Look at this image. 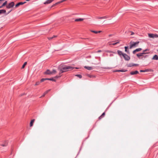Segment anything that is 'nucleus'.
Wrapping results in <instances>:
<instances>
[{
  "label": "nucleus",
  "mask_w": 158,
  "mask_h": 158,
  "mask_svg": "<svg viewBox=\"0 0 158 158\" xmlns=\"http://www.w3.org/2000/svg\"><path fill=\"white\" fill-rule=\"evenodd\" d=\"M131 32V35H133L134 34V33L133 32Z\"/></svg>",
  "instance_id": "48"
},
{
  "label": "nucleus",
  "mask_w": 158,
  "mask_h": 158,
  "mask_svg": "<svg viewBox=\"0 0 158 158\" xmlns=\"http://www.w3.org/2000/svg\"><path fill=\"white\" fill-rule=\"evenodd\" d=\"M107 52H111V51H107Z\"/></svg>",
  "instance_id": "51"
},
{
  "label": "nucleus",
  "mask_w": 158,
  "mask_h": 158,
  "mask_svg": "<svg viewBox=\"0 0 158 158\" xmlns=\"http://www.w3.org/2000/svg\"><path fill=\"white\" fill-rule=\"evenodd\" d=\"M75 68L76 69H78V68Z\"/></svg>",
  "instance_id": "54"
},
{
  "label": "nucleus",
  "mask_w": 158,
  "mask_h": 158,
  "mask_svg": "<svg viewBox=\"0 0 158 158\" xmlns=\"http://www.w3.org/2000/svg\"><path fill=\"white\" fill-rule=\"evenodd\" d=\"M44 74L46 75H50L52 74V73H51V71L49 70L48 69L45 72Z\"/></svg>",
  "instance_id": "7"
},
{
  "label": "nucleus",
  "mask_w": 158,
  "mask_h": 158,
  "mask_svg": "<svg viewBox=\"0 0 158 158\" xmlns=\"http://www.w3.org/2000/svg\"><path fill=\"white\" fill-rule=\"evenodd\" d=\"M34 121H35V119H32V120H31V122H30V127H32V126H33V123L34 122Z\"/></svg>",
  "instance_id": "19"
},
{
  "label": "nucleus",
  "mask_w": 158,
  "mask_h": 158,
  "mask_svg": "<svg viewBox=\"0 0 158 158\" xmlns=\"http://www.w3.org/2000/svg\"><path fill=\"white\" fill-rule=\"evenodd\" d=\"M30 0H26V1H30Z\"/></svg>",
  "instance_id": "53"
},
{
  "label": "nucleus",
  "mask_w": 158,
  "mask_h": 158,
  "mask_svg": "<svg viewBox=\"0 0 158 158\" xmlns=\"http://www.w3.org/2000/svg\"><path fill=\"white\" fill-rule=\"evenodd\" d=\"M50 91V89H48L47 91H46L45 92H44V94L46 95L49 91Z\"/></svg>",
  "instance_id": "34"
},
{
  "label": "nucleus",
  "mask_w": 158,
  "mask_h": 158,
  "mask_svg": "<svg viewBox=\"0 0 158 158\" xmlns=\"http://www.w3.org/2000/svg\"><path fill=\"white\" fill-rule=\"evenodd\" d=\"M84 19L79 18L76 19H75V21L76 22H78V21H82Z\"/></svg>",
  "instance_id": "15"
},
{
  "label": "nucleus",
  "mask_w": 158,
  "mask_h": 158,
  "mask_svg": "<svg viewBox=\"0 0 158 158\" xmlns=\"http://www.w3.org/2000/svg\"><path fill=\"white\" fill-rule=\"evenodd\" d=\"M138 73H139V72L137 71H132L130 72V74L131 75L136 74Z\"/></svg>",
  "instance_id": "12"
},
{
  "label": "nucleus",
  "mask_w": 158,
  "mask_h": 158,
  "mask_svg": "<svg viewBox=\"0 0 158 158\" xmlns=\"http://www.w3.org/2000/svg\"><path fill=\"white\" fill-rule=\"evenodd\" d=\"M58 3V2H57V3H55V4L54 5H53V6H55V5H57V4H59V3Z\"/></svg>",
  "instance_id": "47"
},
{
  "label": "nucleus",
  "mask_w": 158,
  "mask_h": 158,
  "mask_svg": "<svg viewBox=\"0 0 158 158\" xmlns=\"http://www.w3.org/2000/svg\"><path fill=\"white\" fill-rule=\"evenodd\" d=\"M109 56H113V54L111 53L110 54Z\"/></svg>",
  "instance_id": "43"
},
{
  "label": "nucleus",
  "mask_w": 158,
  "mask_h": 158,
  "mask_svg": "<svg viewBox=\"0 0 158 158\" xmlns=\"http://www.w3.org/2000/svg\"><path fill=\"white\" fill-rule=\"evenodd\" d=\"M46 80H47V78H42L40 80V82H42Z\"/></svg>",
  "instance_id": "27"
},
{
  "label": "nucleus",
  "mask_w": 158,
  "mask_h": 158,
  "mask_svg": "<svg viewBox=\"0 0 158 158\" xmlns=\"http://www.w3.org/2000/svg\"><path fill=\"white\" fill-rule=\"evenodd\" d=\"M14 5V2H11L10 3H9L8 5H7L6 6V8L8 9L10 8L13 7Z\"/></svg>",
  "instance_id": "5"
},
{
  "label": "nucleus",
  "mask_w": 158,
  "mask_h": 158,
  "mask_svg": "<svg viewBox=\"0 0 158 158\" xmlns=\"http://www.w3.org/2000/svg\"><path fill=\"white\" fill-rule=\"evenodd\" d=\"M26 2H20L16 4L15 6V7L16 8L18 7L20 5H23V4L25 3Z\"/></svg>",
  "instance_id": "8"
},
{
  "label": "nucleus",
  "mask_w": 158,
  "mask_h": 158,
  "mask_svg": "<svg viewBox=\"0 0 158 158\" xmlns=\"http://www.w3.org/2000/svg\"><path fill=\"white\" fill-rule=\"evenodd\" d=\"M119 70H115V71H114V72H119Z\"/></svg>",
  "instance_id": "46"
},
{
  "label": "nucleus",
  "mask_w": 158,
  "mask_h": 158,
  "mask_svg": "<svg viewBox=\"0 0 158 158\" xmlns=\"http://www.w3.org/2000/svg\"><path fill=\"white\" fill-rule=\"evenodd\" d=\"M91 57V56H87V58H90Z\"/></svg>",
  "instance_id": "50"
},
{
  "label": "nucleus",
  "mask_w": 158,
  "mask_h": 158,
  "mask_svg": "<svg viewBox=\"0 0 158 158\" xmlns=\"http://www.w3.org/2000/svg\"><path fill=\"white\" fill-rule=\"evenodd\" d=\"M54 0H47L44 3V4H49L53 2Z\"/></svg>",
  "instance_id": "11"
},
{
  "label": "nucleus",
  "mask_w": 158,
  "mask_h": 158,
  "mask_svg": "<svg viewBox=\"0 0 158 158\" xmlns=\"http://www.w3.org/2000/svg\"><path fill=\"white\" fill-rule=\"evenodd\" d=\"M84 68L89 70H91L93 69V68L92 67L90 66H85Z\"/></svg>",
  "instance_id": "10"
},
{
  "label": "nucleus",
  "mask_w": 158,
  "mask_h": 158,
  "mask_svg": "<svg viewBox=\"0 0 158 158\" xmlns=\"http://www.w3.org/2000/svg\"><path fill=\"white\" fill-rule=\"evenodd\" d=\"M74 68V67L71 66L60 65L58 68V70L60 71L59 75H60L62 73L69 70H72Z\"/></svg>",
  "instance_id": "1"
},
{
  "label": "nucleus",
  "mask_w": 158,
  "mask_h": 158,
  "mask_svg": "<svg viewBox=\"0 0 158 158\" xmlns=\"http://www.w3.org/2000/svg\"><path fill=\"white\" fill-rule=\"evenodd\" d=\"M27 64V62H25L24 64H23V65L22 66V69H23L24 68L25 66L26 65V64Z\"/></svg>",
  "instance_id": "24"
},
{
  "label": "nucleus",
  "mask_w": 158,
  "mask_h": 158,
  "mask_svg": "<svg viewBox=\"0 0 158 158\" xmlns=\"http://www.w3.org/2000/svg\"><path fill=\"white\" fill-rule=\"evenodd\" d=\"M50 91V89H48L47 91H46L45 92H44V94L46 95L49 91Z\"/></svg>",
  "instance_id": "33"
},
{
  "label": "nucleus",
  "mask_w": 158,
  "mask_h": 158,
  "mask_svg": "<svg viewBox=\"0 0 158 158\" xmlns=\"http://www.w3.org/2000/svg\"><path fill=\"white\" fill-rule=\"evenodd\" d=\"M117 53L118 55L121 56H123V55L124 54V53H123V52L120 50H118L117 51Z\"/></svg>",
  "instance_id": "13"
},
{
  "label": "nucleus",
  "mask_w": 158,
  "mask_h": 158,
  "mask_svg": "<svg viewBox=\"0 0 158 158\" xmlns=\"http://www.w3.org/2000/svg\"><path fill=\"white\" fill-rule=\"evenodd\" d=\"M105 113L104 112L102 113V114L101 116H102V117H104V116H105Z\"/></svg>",
  "instance_id": "37"
},
{
  "label": "nucleus",
  "mask_w": 158,
  "mask_h": 158,
  "mask_svg": "<svg viewBox=\"0 0 158 158\" xmlns=\"http://www.w3.org/2000/svg\"><path fill=\"white\" fill-rule=\"evenodd\" d=\"M147 51H148V49H146L145 50H144L143 51V52L142 53H144V55L146 54V53L145 52H146Z\"/></svg>",
  "instance_id": "30"
},
{
  "label": "nucleus",
  "mask_w": 158,
  "mask_h": 158,
  "mask_svg": "<svg viewBox=\"0 0 158 158\" xmlns=\"http://www.w3.org/2000/svg\"><path fill=\"white\" fill-rule=\"evenodd\" d=\"M90 31L91 32H93V33H95V34H97V33H100L101 32V31H93V30H90Z\"/></svg>",
  "instance_id": "16"
},
{
  "label": "nucleus",
  "mask_w": 158,
  "mask_h": 158,
  "mask_svg": "<svg viewBox=\"0 0 158 158\" xmlns=\"http://www.w3.org/2000/svg\"><path fill=\"white\" fill-rule=\"evenodd\" d=\"M6 13V10H0V14L5 13Z\"/></svg>",
  "instance_id": "18"
},
{
  "label": "nucleus",
  "mask_w": 158,
  "mask_h": 158,
  "mask_svg": "<svg viewBox=\"0 0 158 158\" xmlns=\"http://www.w3.org/2000/svg\"><path fill=\"white\" fill-rule=\"evenodd\" d=\"M76 76H77V77H79L80 78H81L82 77V76L80 74L76 75Z\"/></svg>",
  "instance_id": "29"
},
{
  "label": "nucleus",
  "mask_w": 158,
  "mask_h": 158,
  "mask_svg": "<svg viewBox=\"0 0 158 158\" xmlns=\"http://www.w3.org/2000/svg\"><path fill=\"white\" fill-rule=\"evenodd\" d=\"M47 80H50V81H56V80L53 78H47Z\"/></svg>",
  "instance_id": "23"
},
{
  "label": "nucleus",
  "mask_w": 158,
  "mask_h": 158,
  "mask_svg": "<svg viewBox=\"0 0 158 158\" xmlns=\"http://www.w3.org/2000/svg\"><path fill=\"white\" fill-rule=\"evenodd\" d=\"M50 91V89H48L47 91H46L45 92H44V94L46 95L49 91Z\"/></svg>",
  "instance_id": "35"
},
{
  "label": "nucleus",
  "mask_w": 158,
  "mask_h": 158,
  "mask_svg": "<svg viewBox=\"0 0 158 158\" xmlns=\"http://www.w3.org/2000/svg\"><path fill=\"white\" fill-rule=\"evenodd\" d=\"M127 70H123V69H122V70H119V72H125L126 71H127Z\"/></svg>",
  "instance_id": "31"
},
{
  "label": "nucleus",
  "mask_w": 158,
  "mask_h": 158,
  "mask_svg": "<svg viewBox=\"0 0 158 158\" xmlns=\"http://www.w3.org/2000/svg\"><path fill=\"white\" fill-rule=\"evenodd\" d=\"M136 55L139 59L144 60L148 56L147 55H144L143 53H139L137 54Z\"/></svg>",
  "instance_id": "2"
},
{
  "label": "nucleus",
  "mask_w": 158,
  "mask_h": 158,
  "mask_svg": "<svg viewBox=\"0 0 158 158\" xmlns=\"http://www.w3.org/2000/svg\"><path fill=\"white\" fill-rule=\"evenodd\" d=\"M119 43V41H117V42H116L115 43H113L112 44L113 45H115L117 44L118 43Z\"/></svg>",
  "instance_id": "28"
},
{
  "label": "nucleus",
  "mask_w": 158,
  "mask_h": 158,
  "mask_svg": "<svg viewBox=\"0 0 158 158\" xmlns=\"http://www.w3.org/2000/svg\"><path fill=\"white\" fill-rule=\"evenodd\" d=\"M7 1H5L1 6H0V8H2L3 6H5L7 4Z\"/></svg>",
  "instance_id": "20"
},
{
  "label": "nucleus",
  "mask_w": 158,
  "mask_h": 158,
  "mask_svg": "<svg viewBox=\"0 0 158 158\" xmlns=\"http://www.w3.org/2000/svg\"><path fill=\"white\" fill-rule=\"evenodd\" d=\"M125 49V51L127 52V53L129 54V52L128 50H127V49L128 48V47L127 46H125L124 47Z\"/></svg>",
  "instance_id": "17"
},
{
  "label": "nucleus",
  "mask_w": 158,
  "mask_h": 158,
  "mask_svg": "<svg viewBox=\"0 0 158 158\" xmlns=\"http://www.w3.org/2000/svg\"><path fill=\"white\" fill-rule=\"evenodd\" d=\"M108 18V17L107 16H103V19H107V18Z\"/></svg>",
  "instance_id": "39"
},
{
  "label": "nucleus",
  "mask_w": 158,
  "mask_h": 158,
  "mask_svg": "<svg viewBox=\"0 0 158 158\" xmlns=\"http://www.w3.org/2000/svg\"><path fill=\"white\" fill-rule=\"evenodd\" d=\"M102 52V51L101 50H98V51H97V52Z\"/></svg>",
  "instance_id": "44"
},
{
  "label": "nucleus",
  "mask_w": 158,
  "mask_h": 158,
  "mask_svg": "<svg viewBox=\"0 0 158 158\" xmlns=\"http://www.w3.org/2000/svg\"><path fill=\"white\" fill-rule=\"evenodd\" d=\"M45 95L44 94V93L41 96L40 98L44 97L45 96Z\"/></svg>",
  "instance_id": "41"
},
{
  "label": "nucleus",
  "mask_w": 158,
  "mask_h": 158,
  "mask_svg": "<svg viewBox=\"0 0 158 158\" xmlns=\"http://www.w3.org/2000/svg\"><path fill=\"white\" fill-rule=\"evenodd\" d=\"M51 73H52V74H55L56 73V71L55 69H53L52 71H51Z\"/></svg>",
  "instance_id": "26"
},
{
  "label": "nucleus",
  "mask_w": 158,
  "mask_h": 158,
  "mask_svg": "<svg viewBox=\"0 0 158 158\" xmlns=\"http://www.w3.org/2000/svg\"><path fill=\"white\" fill-rule=\"evenodd\" d=\"M98 19H103V17H98Z\"/></svg>",
  "instance_id": "42"
},
{
  "label": "nucleus",
  "mask_w": 158,
  "mask_h": 158,
  "mask_svg": "<svg viewBox=\"0 0 158 158\" xmlns=\"http://www.w3.org/2000/svg\"><path fill=\"white\" fill-rule=\"evenodd\" d=\"M103 117H102V116H101L99 117V119H101Z\"/></svg>",
  "instance_id": "40"
},
{
  "label": "nucleus",
  "mask_w": 158,
  "mask_h": 158,
  "mask_svg": "<svg viewBox=\"0 0 158 158\" xmlns=\"http://www.w3.org/2000/svg\"><path fill=\"white\" fill-rule=\"evenodd\" d=\"M142 50V48H138L136 49L135 50H134L133 51V53L134 54H135L136 52H139Z\"/></svg>",
  "instance_id": "9"
},
{
  "label": "nucleus",
  "mask_w": 158,
  "mask_h": 158,
  "mask_svg": "<svg viewBox=\"0 0 158 158\" xmlns=\"http://www.w3.org/2000/svg\"><path fill=\"white\" fill-rule=\"evenodd\" d=\"M148 36L150 38H158V35L156 34L149 33L148 34Z\"/></svg>",
  "instance_id": "4"
},
{
  "label": "nucleus",
  "mask_w": 158,
  "mask_h": 158,
  "mask_svg": "<svg viewBox=\"0 0 158 158\" xmlns=\"http://www.w3.org/2000/svg\"><path fill=\"white\" fill-rule=\"evenodd\" d=\"M7 142H6L4 144H2L1 145L3 147H5L7 146Z\"/></svg>",
  "instance_id": "22"
},
{
  "label": "nucleus",
  "mask_w": 158,
  "mask_h": 158,
  "mask_svg": "<svg viewBox=\"0 0 158 158\" xmlns=\"http://www.w3.org/2000/svg\"><path fill=\"white\" fill-rule=\"evenodd\" d=\"M133 66V63L129 64L128 65V66L129 67H131Z\"/></svg>",
  "instance_id": "25"
},
{
  "label": "nucleus",
  "mask_w": 158,
  "mask_h": 158,
  "mask_svg": "<svg viewBox=\"0 0 158 158\" xmlns=\"http://www.w3.org/2000/svg\"><path fill=\"white\" fill-rule=\"evenodd\" d=\"M133 66H135V65H138V64H133Z\"/></svg>",
  "instance_id": "49"
},
{
  "label": "nucleus",
  "mask_w": 158,
  "mask_h": 158,
  "mask_svg": "<svg viewBox=\"0 0 158 158\" xmlns=\"http://www.w3.org/2000/svg\"><path fill=\"white\" fill-rule=\"evenodd\" d=\"M88 76H89V77H91V76H90V75H88Z\"/></svg>",
  "instance_id": "52"
},
{
  "label": "nucleus",
  "mask_w": 158,
  "mask_h": 158,
  "mask_svg": "<svg viewBox=\"0 0 158 158\" xmlns=\"http://www.w3.org/2000/svg\"><path fill=\"white\" fill-rule=\"evenodd\" d=\"M139 43V41H136V42L131 41L130 42V46L129 47V48L131 49L133 48L136 47L137 46Z\"/></svg>",
  "instance_id": "3"
},
{
  "label": "nucleus",
  "mask_w": 158,
  "mask_h": 158,
  "mask_svg": "<svg viewBox=\"0 0 158 158\" xmlns=\"http://www.w3.org/2000/svg\"><path fill=\"white\" fill-rule=\"evenodd\" d=\"M12 10H11L10 11L7 13L6 14V15H7L8 14H9L11 11Z\"/></svg>",
  "instance_id": "45"
},
{
  "label": "nucleus",
  "mask_w": 158,
  "mask_h": 158,
  "mask_svg": "<svg viewBox=\"0 0 158 158\" xmlns=\"http://www.w3.org/2000/svg\"><path fill=\"white\" fill-rule=\"evenodd\" d=\"M60 75L59 76H56L55 77L56 78H58L59 77H60V76H61V75Z\"/></svg>",
  "instance_id": "38"
},
{
  "label": "nucleus",
  "mask_w": 158,
  "mask_h": 158,
  "mask_svg": "<svg viewBox=\"0 0 158 158\" xmlns=\"http://www.w3.org/2000/svg\"><path fill=\"white\" fill-rule=\"evenodd\" d=\"M152 59L153 60H158V56L156 55H155L153 56V58H152Z\"/></svg>",
  "instance_id": "14"
},
{
  "label": "nucleus",
  "mask_w": 158,
  "mask_h": 158,
  "mask_svg": "<svg viewBox=\"0 0 158 158\" xmlns=\"http://www.w3.org/2000/svg\"><path fill=\"white\" fill-rule=\"evenodd\" d=\"M149 71V70L148 69H146L145 70H140V72H144Z\"/></svg>",
  "instance_id": "21"
},
{
  "label": "nucleus",
  "mask_w": 158,
  "mask_h": 158,
  "mask_svg": "<svg viewBox=\"0 0 158 158\" xmlns=\"http://www.w3.org/2000/svg\"><path fill=\"white\" fill-rule=\"evenodd\" d=\"M40 82H39V81H37V82L35 84V86L37 85H39V84H40Z\"/></svg>",
  "instance_id": "32"
},
{
  "label": "nucleus",
  "mask_w": 158,
  "mask_h": 158,
  "mask_svg": "<svg viewBox=\"0 0 158 158\" xmlns=\"http://www.w3.org/2000/svg\"><path fill=\"white\" fill-rule=\"evenodd\" d=\"M123 57L126 60H129L130 59V57L125 53L124 54Z\"/></svg>",
  "instance_id": "6"
},
{
  "label": "nucleus",
  "mask_w": 158,
  "mask_h": 158,
  "mask_svg": "<svg viewBox=\"0 0 158 158\" xmlns=\"http://www.w3.org/2000/svg\"><path fill=\"white\" fill-rule=\"evenodd\" d=\"M56 37V36H52V37H49L48 38V39L49 40H50L52 39L53 37Z\"/></svg>",
  "instance_id": "36"
}]
</instances>
